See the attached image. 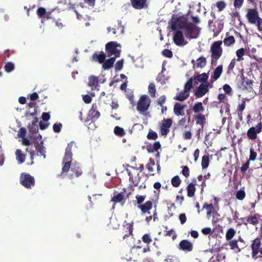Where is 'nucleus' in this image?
Returning <instances> with one entry per match:
<instances>
[{
	"label": "nucleus",
	"mask_w": 262,
	"mask_h": 262,
	"mask_svg": "<svg viewBox=\"0 0 262 262\" xmlns=\"http://www.w3.org/2000/svg\"><path fill=\"white\" fill-rule=\"evenodd\" d=\"M222 40L215 41L213 42L210 47L211 63L216 64L217 60L220 59L223 54V49L221 45Z\"/></svg>",
	"instance_id": "f257e3e1"
},
{
	"label": "nucleus",
	"mask_w": 262,
	"mask_h": 262,
	"mask_svg": "<svg viewBox=\"0 0 262 262\" xmlns=\"http://www.w3.org/2000/svg\"><path fill=\"white\" fill-rule=\"evenodd\" d=\"M121 46L117 41H110L107 43L105 45V52L108 57H112L114 55L113 57L115 58L119 57L121 54Z\"/></svg>",
	"instance_id": "f03ea898"
},
{
	"label": "nucleus",
	"mask_w": 262,
	"mask_h": 262,
	"mask_svg": "<svg viewBox=\"0 0 262 262\" xmlns=\"http://www.w3.org/2000/svg\"><path fill=\"white\" fill-rule=\"evenodd\" d=\"M261 239L259 237H256L252 241L251 245V256L254 260H256L259 258L262 259V246Z\"/></svg>",
	"instance_id": "7ed1b4c3"
},
{
	"label": "nucleus",
	"mask_w": 262,
	"mask_h": 262,
	"mask_svg": "<svg viewBox=\"0 0 262 262\" xmlns=\"http://www.w3.org/2000/svg\"><path fill=\"white\" fill-rule=\"evenodd\" d=\"M186 38L189 40L196 38L200 35V29L194 24L188 23L183 29Z\"/></svg>",
	"instance_id": "20e7f679"
},
{
	"label": "nucleus",
	"mask_w": 262,
	"mask_h": 262,
	"mask_svg": "<svg viewBox=\"0 0 262 262\" xmlns=\"http://www.w3.org/2000/svg\"><path fill=\"white\" fill-rule=\"evenodd\" d=\"M188 23L187 19L183 16L172 17L170 21L171 29L173 31L177 29H184Z\"/></svg>",
	"instance_id": "39448f33"
},
{
	"label": "nucleus",
	"mask_w": 262,
	"mask_h": 262,
	"mask_svg": "<svg viewBox=\"0 0 262 262\" xmlns=\"http://www.w3.org/2000/svg\"><path fill=\"white\" fill-rule=\"evenodd\" d=\"M151 100L147 95H142L137 105V109L140 112H146L149 107Z\"/></svg>",
	"instance_id": "423d86ee"
},
{
	"label": "nucleus",
	"mask_w": 262,
	"mask_h": 262,
	"mask_svg": "<svg viewBox=\"0 0 262 262\" xmlns=\"http://www.w3.org/2000/svg\"><path fill=\"white\" fill-rule=\"evenodd\" d=\"M20 183L25 187L31 188L35 185V179L29 173H22L20 176Z\"/></svg>",
	"instance_id": "0eeeda50"
},
{
	"label": "nucleus",
	"mask_w": 262,
	"mask_h": 262,
	"mask_svg": "<svg viewBox=\"0 0 262 262\" xmlns=\"http://www.w3.org/2000/svg\"><path fill=\"white\" fill-rule=\"evenodd\" d=\"M262 132V122H260L256 126V127H251L249 128L247 132L248 138L251 140H254L257 137V134Z\"/></svg>",
	"instance_id": "6e6552de"
},
{
	"label": "nucleus",
	"mask_w": 262,
	"mask_h": 262,
	"mask_svg": "<svg viewBox=\"0 0 262 262\" xmlns=\"http://www.w3.org/2000/svg\"><path fill=\"white\" fill-rule=\"evenodd\" d=\"M172 121L171 119H164L160 124V134L166 136L169 133V128L171 126Z\"/></svg>",
	"instance_id": "1a4fd4ad"
},
{
	"label": "nucleus",
	"mask_w": 262,
	"mask_h": 262,
	"mask_svg": "<svg viewBox=\"0 0 262 262\" xmlns=\"http://www.w3.org/2000/svg\"><path fill=\"white\" fill-rule=\"evenodd\" d=\"M246 17L251 24H256V21L259 18L258 11L255 9H247Z\"/></svg>",
	"instance_id": "9d476101"
},
{
	"label": "nucleus",
	"mask_w": 262,
	"mask_h": 262,
	"mask_svg": "<svg viewBox=\"0 0 262 262\" xmlns=\"http://www.w3.org/2000/svg\"><path fill=\"white\" fill-rule=\"evenodd\" d=\"M71 172L69 174V178L70 179H73L74 177H78L82 175V170L79 165V164L77 162L72 163Z\"/></svg>",
	"instance_id": "9b49d317"
},
{
	"label": "nucleus",
	"mask_w": 262,
	"mask_h": 262,
	"mask_svg": "<svg viewBox=\"0 0 262 262\" xmlns=\"http://www.w3.org/2000/svg\"><path fill=\"white\" fill-rule=\"evenodd\" d=\"M131 5L136 10L147 9L149 7L148 0H130Z\"/></svg>",
	"instance_id": "f8f14e48"
},
{
	"label": "nucleus",
	"mask_w": 262,
	"mask_h": 262,
	"mask_svg": "<svg viewBox=\"0 0 262 262\" xmlns=\"http://www.w3.org/2000/svg\"><path fill=\"white\" fill-rule=\"evenodd\" d=\"M253 81L247 77L243 76L241 82L240 88L243 90H247L248 92H253Z\"/></svg>",
	"instance_id": "ddd939ff"
},
{
	"label": "nucleus",
	"mask_w": 262,
	"mask_h": 262,
	"mask_svg": "<svg viewBox=\"0 0 262 262\" xmlns=\"http://www.w3.org/2000/svg\"><path fill=\"white\" fill-rule=\"evenodd\" d=\"M173 40L174 43L179 46L186 45L188 42L185 40L183 33L181 30H177L173 36Z\"/></svg>",
	"instance_id": "4468645a"
},
{
	"label": "nucleus",
	"mask_w": 262,
	"mask_h": 262,
	"mask_svg": "<svg viewBox=\"0 0 262 262\" xmlns=\"http://www.w3.org/2000/svg\"><path fill=\"white\" fill-rule=\"evenodd\" d=\"M209 82L201 83L196 90L194 95L196 98H201L209 91Z\"/></svg>",
	"instance_id": "2eb2a0df"
},
{
	"label": "nucleus",
	"mask_w": 262,
	"mask_h": 262,
	"mask_svg": "<svg viewBox=\"0 0 262 262\" xmlns=\"http://www.w3.org/2000/svg\"><path fill=\"white\" fill-rule=\"evenodd\" d=\"M178 249L185 252H190L193 250V244L187 239L181 241L179 244Z\"/></svg>",
	"instance_id": "dca6fc26"
},
{
	"label": "nucleus",
	"mask_w": 262,
	"mask_h": 262,
	"mask_svg": "<svg viewBox=\"0 0 262 262\" xmlns=\"http://www.w3.org/2000/svg\"><path fill=\"white\" fill-rule=\"evenodd\" d=\"M74 145H75V143L74 141H71L70 143H68L67 147L66 148L63 161H72L73 156L72 149Z\"/></svg>",
	"instance_id": "f3484780"
},
{
	"label": "nucleus",
	"mask_w": 262,
	"mask_h": 262,
	"mask_svg": "<svg viewBox=\"0 0 262 262\" xmlns=\"http://www.w3.org/2000/svg\"><path fill=\"white\" fill-rule=\"evenodd\" d=\"M196 185V180L195 178H193L192 182L189 183L186 186V190L188 197L192 198L194 195L196 191V188L195 187Z\"/></svg>",
	"instance_id": "a211bd4d"
},
{
	"label": "nucleus",
	"mask_w": 262,
	"mask_h": 262,
	"mask_svg": "<svg viewBox=\"0 0 262 262\" xmlns=\"http://www.w3.org/2000/svg\"><path fill=\"white\" fill-rule=\"evenodd\" d=\"M125 193L121 192L117 194L114 193L113 196L111 199V201L114 202V204L120 203L121 206H123L125 203Z\"/></svg>",
	"instance_id": "6ab92c4d"
},
{
	"label": "nucleus",
	"mask_w": 262,
	"mask_h": 262,
	"mask_svg": "<svg viewBox=\"0 0 262 262\" xmlns=\"http://www.w3.org/2000/svg\"><path fill=\"white\" fill-rule=\"evenodd\" d=\"M100 116L99 112L97 110L96 103H93L91 108L89 112V116L92 121L97 120Z\"/></svg>",
	"instance_id": "aec40b11"
},
{
	"label": "nucleus",
	"mask_w": 262,
	"mask_h": 262,
	"mask_svg": "<svg viewBox=\"0 0 262 262\" xmlns=\"http://www.w3.org/2000/svg\"><path fill=\"white\" fill-rule=\"evenodd\" d=\"M223 65L221 64L218 66L213 71L212 75L211 76L210 81L211 83H213L217 80L221 76L223 73Z\"/></svg>",
	"instance_id": "412c9836"
},
{
	"label": "nucleus",
	"mask_w": 262,
	"mask_h": 262,
	"mask_svg": "<svg viewBox=\"0 0 262 262\" xmlns=\"http://www.w3.org/2000/svg\"><path fill=\"white\" fill-rule=\"evenodd\" d=\"M107 30L108 32H112L114 35L121 34L124 32V26L122 25V22L118 20L117 26H115L114 28L107 27Z\"/></svg>",
	"instance_id": "4be33fe9"
},
{
	"label": "nucleus",
	"mask_w": 262,
	"mask_h": 262,
	"mask_svg": "<svg viewBox=\"0 0 262 262\" xmlns=\"http://www.w3.org/2000/svg\"><path fill=\"white\" fill-rule=\"evenodd\" d=\"M124 230L123 232V239H125L126 237H128L133 234V223H125L124 225Z\"/></svg>",
	"instance_id": "5701e85b"
},
{
	"label": "nucleus",
	"mask_w": 262,
	"mask_h": 262,
	"mask_svg": "<svg viewBox=\"0 0 262 262\" xmlns=\"http://www.w3.org/2000/svg\"><path fill=\"white\" fill-rule=\"evenodd\" d=\"M137 207L141 210L142 213H149V210L152 207V203L150 201H148L143 204L137 206Z\"/></svg>",
	"instance_id": "b1692460"
},
{
	"label": "nucleus",
	"mask_w": 262,
	"mask_h": 262,
	"mask_svg": "<svg viewBox=\"0 0 262 262\" xmlns=\"http://www.w3.org/2000/svg\"><path fill=\"white\" fill-rule=\"evenodd\" d=\"M106 54L102 51L99 53L95 52L92 57V60L94 61H98L100 63H103L106 58Z\"/></svg>",
	"instance_id": "393cba45"
},
{
	"label": "nucleus",
	"mask_w": 262,
	"mask_h": 262,
	"mask_svg": "<svg viewBox=\"0 0 262 262\" xmlns=\"http://www.w3.org/2000/svg\"><path fill=\"white\" fill-rule=\"evenodd\" d=\"M186 106L185 104L182 105L178 102L176 103L173 107V112L175 115L177 116H184L185 115L184 109Z\"/></svg>",
	"instance_id": "a878e982"
},
{
	"label": "nucleus",
	"mask_w": 262,
	"mask_h": 262,
	"mask_svg": "<svg viewBox=\"0 0 262 262\" xmlns=\"http://www.w3.org/2000/svg\"><path fill=\"white\" fill-rule=\"evenodd\" d=\"M191 62L193 64V67L203 68L206 66L207 60L205 57L201 56V57L197 59L196 62H195L194 60H192Z\"/></svg>",
	"instance_id": "bb28decb"
},
{
	"label": "nucleus",
	"mask_w": 262,
	"mask_h": 262,
	"mask_svg": "<svg viewBox=\"0 0 262 262\" xmlns=\"http://www.w3.org/2000/svg\"><path fill=\"white\" fill-rule=\"evenodd\" d=\"M38 120L37 118L35 117L31 124L28 125V128L29 132L32 134H34L36 133L38 131V126L37 123Z\"/></svg>",
	"instance_id": "cd10ccee"
},
{
	"label": "nucleus",
	"mask_w": 262,
	"mask_h": 262,
	"mask_svg": "<svg viewBox=\"0 0 262 262\" xmlns=\"http://www.w3.org/2000/svg\"><path fill=\"white\" fill-rule=\"evenodd\" d=\"M126 170H127L128 175L129 177V181L132 183V185L134 186H137L138 185L140 180V177H139V174H138V176L134 178L132 172L128 169H126Z\"/></svg>",
	"instance_id": "c85d7f7f"
},
{
	"label": "nucleus",
	"mask_w": 262,
	"mask_h": 262,
	"mask_svg": "<svg viewBox=\"0 0 262 262\" xmlns=\"http://www.w3.org/2000/svg\"><path fill=\"white\" fill-rule=\"evenodd\" d=\"M115 57H111L110 58L105 60L102 63V67L105 70H108L113 67L116 60Z\"/></svg>",
	"instance_id": "c756f323"
},
{
	"label": "nucleus",
	"mask_w": 262,
	"mask_h": 262,
	"mask_svg": "<svg viewBox=\"0 0 262 262\" xmlns=\"http://www.w3.org/2000/svg\"><path fill=\"white\" fill-rule=\"evenodd\" d=\"M98 84V77L92 75L89 78V85L91 87L92 90L96 88Z\"/></svg>",
	"instance_id": "7c9ffc66"
},
{
	"label": "nucleus",
	"mask_w": 262,
	"mask_h": 262,
	"mask_svg": "<svg viewBox=\"0 0 262 262\" xmlns=\"http://www.w3.org/2000/svg\"><path fill=\"white\" fill-rule=\"evenodd\" d=\"M208 78L209 76L208 74L204 73L201 74H199L196 76L194 77L193 79L198 80L200 82H201V83H206L207 82H209L208 81Z\"/></svg>",
	"instance_id": "2f4dec72"
},
{
	"label": "nucleus",
	"mask_w": 262,
	"mask_h": 262,
	"mask_svg": "<svg viewBox=\"0 0 262 262\" xmlns=\"http://www.w3.org/2000/svg\"><path fill=\"white\" fill-rule=\"evenodd\" d=\"M16 159L19 164H22L25 161L26 155L23 154L19 149H16L15 151Z\"/></svg>",
	"instance_id": "473e14b6"
},
{
	"label": "nucleus",
	"mask_w": 262,
	"mask_h": 262,
	"mask_svg": "<svg viewBox=\"0 0 262 262\" xmlns=\"http://www.w3.org/2000/svg\"><path fill=\"white\" fill-rule=\"evenodd\" d=\"M161 145L159 141L155 142L153 145L149 144L147 145V150L149 152H153L155 151L158 150L161 148Z\"/></svg>",
	"instance_id": "72a5a7b5"
},
{
	"label": "nucleus",
	"mask_w": 262,
	"mask_h": 262,
	"mask_svg": "<svg viewBox=\"0 0 262 262\" xmlns=\"http://www.w3.org/2000/svg\"><path fill=\"white\" fill-rule=\"evenodd\" d=\"M196 123L200 125L202 128L204 127L205 124L206 123V118L205 115L200 114L194 117Z\"/></svg>",
	"instance_id": "f704fd0d"
},
{
	"label": "nucleus",
	"mask_w": 262,
	"mask_h": 262,
	"mask_svg": "<svg viewBox=\"0 0 262 262\" xmlns=\"http://www.w3.org/2000/svg\"><path fill=\"white\" fill-rule=\"evenodd\" d=\"M35 149L38 153H39L40 156H42L44 158H46V151L45 147L43 145L42 142L40 143H35Z\"/></svg>",
	"instance_id": "c9c22d12"
},
{
	"label": "nucleus",
	"mask_w": 262,
	"mask_h": 262,
	"mask_svg": "<svg viewBox=\"0 0 262 262\" xmlns=\"http://www.w3.org/2000/svg\"><path fill=\"white\" fill-rule=\"evenodd\" d=\"M189 95V93L185 91L184 90L183 91L181 92L180 93L178 94L176 96L175 99L180 101H183L186 99Z\"/></svg>",
	"instance_id": "e433bc0d"
},
{
	"label": "nucleus",
	"mask_w": 262,
	"mask_h": 262,
	"mask_svg": "<svg viewBox=\"0 0 262 262\" xmlns=\"http://www.w3.org/2000/svg\"><path fill=\"white\" fill-rule=\"evenodd\" d=\"M203 209H206L207 210V215L208 217H210L211 214L214 211V208L212 203L210 204L205 203L204 204Z\"/></svg>",
	"instance_id": "4c0bfd02"
},
{
	"label": "nucleus",
	"mask_w": 262,
	"mask_h": 262,
	"mask_svg": "<svg viewBox=\"0 0 262 262\" xmlns=\"http://www.w3.org/2000/svg\"><path fill=\"white\" fill-rule=\"evenodd\" d=\"M192 110L195 113L204 112V107L203 106L202 103L201 102L196 103L193 106Z\"/></svg>",
	"instance_id": "58836bf2"
},
{
	"label": "nucleus",
	"mask_w": 262,
	"mask_h": 262,
	"mask_svg": "<svg viewBox=\"0 0 262 262\" xmlns=\"http://www.w3.org/2000/svg\"><path fill=\"white\" fill-rule=\"evenodd\" d=\"M236 234V231L233 228H229L226 233V238L227 241H230Z\"/></svg>",
	"instance_id": "ea45409f"
},
{
	"label": "nucleus",
	"mask_w": 262,
	"mask_h": 262,
	"mask_svg": "<svg viewBox=\"0 0 262 262\" xmlns=\"http://www.w3.org/2000/svg\"><path fill=\"white\" fill-rule=\"evenodd\" d=\"M199 181H201V183L199 185L201 187V193H202L204 191V188L206 186V180L204 179V177L202 174L199 175L197 177Z\"/></svg>",
	"instance_id": "a19ab883"
},
{
	"label": "nucleus",
	"mask_w": 262,
	"mask_h": 262,
	"mask_svg": "<svg viewBox=\"0 0 262 262\" xmlns=\"http://www.w3.org/2000/svg\"><path fill=\"white\" fill-rule=\"evenodd\" d=\"M114 134L118 137H123L125 135V132L123 128L118 126H115L114 130Z\"/></svg>",
	"instance_id": "79ce46f5"
},
{
	"label": "nucleus",
	"mask_w": 262,
	"mask_h": 262,
	"mask_svg": "<svg viewBox=\"0 0 262 262\" xmlns=\"http://www.w3.org/2000/svg\"><path fill=\"white\" fill-rule=\"evenodd\" d=\"M72 161H63V163H64V164L62 168L61 174L64 173H67L71 168Z\"/></svg>",
	"instance_id": "37998d69"
},
{
	"label": "nucleus",
	"mask_w": 262,
	"mask_h": 262,
	"mask_svg": "<svg viewBox=\"0 0 262 262\" xmlns=\"http://www.w3.org/2000/svg\"><path fill=\"white\" fill-rule=\"evenodd\" d=\"M209 164V158L208 155H204L202 157L201 165L203 169L207 168Z\"/></svg>",
	"instance_id": "c03bdc74"
},
{
	"label": "nucleus",
	"mask_w": 262,
	"mask_h": 262,
	"mask_svg": "<svg viewBox=\"0 0 262 262\" xmlns=\"http://www.w3.org/2000/svg\"><path fill=\"white\" fill-rule=\"evenodd\" d=\"M235 38L233 36H230L224 38L223 42L226 46H230L235 42Z\"/></svg>",
	"instance_id": "a18cd8bd"
},
{
	"label": "nucleus",
	"mask_w": 262,
	"mask_h": 262,
	"mask_svg": "<svg viewBox=\"0 0 262 262\" xmlns=\"http://www.w3.org/2000/svg\"><path fill=\"white\" fill-rule=\"evenodd\" d=\"M182 182L181 180L178 176H176L171 179V183L174 187H179Z\"/></svg>",
	"instance_id": "49530a36"
},
{
	"label": "nucleus",
	"mask_w": 262,
	"mask_h": 262,
	"mask_svg": "<svg viewBox=\"0 0 262 262\" xmlns=\"http://www.w3.org/2000/svg\"><path fill=\"white\" fill-rule=\"evenodd\" d=\"M249 101V99H243L242 100V103L240 104H238L237 106L236 111L238 113H243V111L245 109L246 107V101L245 100Z\"/></svg>",
	"instance_id": "de8ad7c7"
},
{
	"label": "nucleus",
	"mask_w": 262,
	"mask_h": 262,
	"mask_svg": "<svg viewBox=\"0 0 262 262\" xmlns=\"http://www.w3.org/2000/svg\"><path fill=\"white\" fill-rule=\"evenodd\" d=\"M236 199L242 201L246 197V192L244 190L240 189L238 190L235 193Z\"/></svg>",
	"instance_id": "09e8293b"
},
{
	"label": "nucleus",
	"mask_w": 262,
	"mask_h": 262,
	"mask_svg": "<svg viewBox=\"0 0 262 262\" xmlns=\"http://www.w3.org/2000/svg\"><path fill=\"white\" fill-rule=\"evenodd\" d=\"M193 78L192 77L190 78L187 82L185 83L184 85V90L185 91L189 93L190 90L193 88Z\"/></svg>",
	"instance_id": "8fccbe9b"
},
{
	"label": "nucleus",
	"mask_w": 262,
	"mask_h": 262,
	"mask_svg": "<svg viewBox=\"0 0 262 262\" xmlns=\"http://www.w3.org/2000/svg\"><path fill=\"white\" fill-rule=\"evenodd\" d=\"M245 54V49L244 48H241L238 50H237L236 52V55L237 57V58L236 59V60L238 61H240L241 60H243L244 59V58L243 56Z\"/></svg>",
	"instance_id": "3c124183"
},
{
	"label": "nucleus",
	"mask_w": 262,
	"mask_h": 262,
	"mask_svg": "<svg viewBox=\"0 0 262 262\" xmlns=\"http://www.w3.org/2000/svg\"><path fill=\"white\" fill-rule=\"evenodd\" d=\"M236 59L234 58L231 60V62H230L229 64L228 65L227 67V74H230L231 72H233V70L235 67V63H236Z\"/></svg>",
	"instance_id": "603ef678"
},
{
	"label": "nucleus",
	"mask_w": 262,
	"mask_h": 262,
	"mask_svg": "<svg viewBox=\"0 0 262 262\" xmlns=\"http://www.w3.org/2000/svg\"><path fill=\"white\" fill-rule=\"evenodd\" d=\"M148 92L150 96L154 98L155 97L156 94V86L154 83H151L148 86Z\"/></svg>",
	"instance_id": "864d4df0"
},
{
	"label": "nucleus",
	"mask_w": 262,
	"mask_h": 262,
	"mask_svg": "<svg viewBox=\"0 0 262 262\" xmlns=\"http://www.w3.org/2000/svg\"><path fill=\"white\" fill-rule=\"evenodd\" d=\"M142 239L144 243L147 245L149 244L152 242L151 236L150 234L148 233L144 234L142 237Z\"/></svg>",
	"instance_id": "5fc2aeb1"
},
{
	"label": "nucleus",
	"mask_w": 262,
	"mask_h": 262,
	"mask_svg": "<svg viewBox=\"0 0 262 262\" xmlns=\"http://www.w3.org/2000/svg\"><path fill=\"white\" fill-rule=\"evenodd\" d=\"M155 165V160L152 158H150L149 160V163L147 164L146 166L149 172H153L154 171L153 167Z\"/></svg>",
	"instance_id": "6e6d98bb"
},
{
	"label": "nucleus",
	"mask_w": 262,
	"mask_h": 262,
	"mask_svg": "<svg viewBox=\"0 0 262 262\" xmlns=\"http://www.w3.org/2000/svg\"><path fill=\"white\" fill-rule=\"evenodd\" d=\"M257 154L256 151H255L254 149L252 148L250 149V155L249 157L248 160L249 162L250 161H254L256 160Z\"/></svg>",
	"instance_id": "4d7b16f0"
},
{
	"label": "nucleus",
	"mask_w": 262,
	"mask_h": 262,
	"mask_svg": "<svg viewBox=\"0 0 262 262\" xmlns=\"http://www.w3.org/2000/svg\"><path fill=\"white\" fill-rule=\"evenodd\" d=\"M147 138L149 140H156L158 138V135L156 132L150 129L147 135Z\"/></svg>",
	"instance_id": "13d9d810"
},
{
	"label": "nucleus",
	"mask_w": 262,
	"mask_h": 262,
	"mask_svg": "<svg viewBox=\"0 0 262 262\" xmlns=\"http://www.w3.org/2000/svg\"><path fill=\"white\" fill-rule=\"evenodd\" d=\"M124 59H121L118 60L115 64V69L116 71H119L122 70L123 67Z\"/></svg>",
	"instance_id": "bf43d9fd"
},
{
	"label": "nucleus",
	"mask_w": 262,
	"mask_h": 262,
	"mask_svg": "<svg viewBox=\"0 0 262 262\" xmlns=\"http://www.w3.org/2000/svg\"><path fill=\"white\" fill-rule=\"evenodd\" d=\"M237 242L238 241L236 240H230L229 242V246H230V249L232 250L238 249V250L240 251L238 246Z\"/></svg>",
	"instance_id": "052dcab7"
},
{
	"label": "nucleus",
	"mask_w": 262,
	"mask_h": 262,
	"mask_svg": "<svg viewBox=\"0 0 262 262\" xmlns=\"http://www.w3.org/2000/svg\"><path fill=\"white\" fill-rule=\"evenodd\" d=\"M4 68L7 72L9 73L14 70V65L13 63L9 62L5 64Z\"/></svg>",
	"instance_id": "680f3d73"
},
{
	"label": "nucleus",
	"mask_w": 262,
	"mask_h": 262,
	"mask_svg": "<svg viewBox=\"0 0 262 262\" xmlns=\"http://www.w3.org/2000/svg\"><path fill=\"white\" fill-rule=\"evenodd\" d=\"M182 170L181 173L186 178H188L190 175V170L188 166H182Z\"/></svg>",
	"instance_id": "e2e57ef3"
},
{
	"label": "nucleus",
	"mask_w": 262,
	"mask_h": 262,
	"mask_svg": "<svg viewBox=\"0 0 262 262\" xmlns=\"http://www.w3.org/2000/svg\"><path fill=\"white\" fill-rule=\"evenodd\" d=\"M216 5L219 11L223 10L226 7V4L223 1L217 2Z\"/></svg>",
	"instance_id": "0e129e2a"
},
{
	"label": "nucleus",
	"mask_w": 262,
	"mask_h": 262,
	"mask_svg": "<svg viewBox=\"0 0 262 262\" xmlns=\"http://www.w3.org/2000/svg\"><path fill=\"white\" fill-rule=\"evenodd\" d=\"M145 198V195H137L136 196L138 206H140L142 204V203L144 201Z\"/></svg>",
	"instance_id": "69168bd1"
},
{
	"label": "nucleus",
	"mask_w": 262,
	"mask_h": 262,
	"mask_svg": "<svg viewBox=\"0 0 262 262\" xmlns=\"http://www.w3.org/2000/svg\"><path fill=\"white\" fill-rule=\"evenodd\" d=\"M37 14L39 17H42L46 14V9L43 7H39L37 10Z\"/></svg>",
	"instance_id": "338daca9"
},
{
	"label": "nucleus",
	"mask_w": 262,
	"mask_h": 262,
	"mask_svg": "<svg viewBox=\"0 0 262 262\" xmlns=\"http://www.w3.org/2000/svg\"><path fill=\"white\" fill-rule=\"evenodd\" d=\"M62 124L60 123H56L53 126V129L55 133H59L61 131Z\"/></svg>",
	"instance_id": "774afa93"
}]
</instances>
